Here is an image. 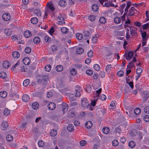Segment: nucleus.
<instances>
[{
    "mask_svg": "<svg viewBox=\"0 0 149 149\" xmlns=\"http://www.w3.org/2000/svg\"><path fill=\"white\" fill-rule=\"evenodd\" d=\"M61 107L62 108L63 113H65V112L67 111L68 109V106L67 104L63 103L61 105Z\"/></svg>",
    "mask_w": 149,
    "mask_h": 149,
    "instance_id": "20e7f679",
    "label": "nucleus"
},
{
    "mask_svg": "<svg viewBox=\"0 0 149 149\" xmlns=\"http://www.w3.org/2000/svg\"><path fill=\"white\" fill-rule=\"evenodd\" d=\"M107 21V19L104 17H101L99 19V22L101 24H105Z\"/></svg>",
    "mask_w": 149,
    "mask_h": 149,
    "instance_id": "4468645a",
    "label": "nucleus"
},
{
    "mask_svg": "<svg viewBox=\"0 0 149 149\" xmlns=\"http://www.w3.org/2000/svg\"><path fill=\"white\" fill-rule=\"evenodd\" d=\"M130 34L132 36H134L137 34L136 31L135 30L130 29Z\"/></svg>",
    "mask_w": 149,
    "mask_h": 149,
    "instance_id": "a19ab883",
    "label": "nucleus"
},
{
    "mask_svg": "<svg viewBox=\"0 0 149 149\" xmlns=\"http://www.w3.org/2000/svg\"><path fill=\"white\" fill-rule=\"evenodd\" d=\"M57 131L56 130H53L51 131L50 134L51 136H54L57 135Z\"/></svg>",
    "mask_w": 149,
    "mask_h": 149,
    "instance_id": "393cba45",
    "label": "nucleus"
},
{
    "mask_svg": "<svg viewBox=\"0 0 149 149\" xmlns=\"http://www.w3.org/2000/svg\"><path fill=\"white\" fill-rule=\"evenodd\" d=\"M58 4L61 7H65L67 5V3L64 0H61L58 2Z\"/></svg>",
    "mask_w": 149,
    "mask_h": 149,
    "instance_id": "423d86ee",
    "label": "nucleus"
},
{
    "mask_svg": "<svg viewBox=\"0 0 149 149\" xmlns=\"http://www.w3.org/2000/svg\"><path fill=\"white\" fill-rule=\"evenodd\" d=\"M134 13L135 12L134 11L129 10V14L127 15V17H128L129 16H133L134 15Z\"/></svg>",
    "mask_w": 149,
    "mask_h": 149,
    "instance_id": "e2e57ef3",
    "label": "nucleus"
},
{
    "mask_svg": "<svg viewBox=\"0 0 149 149\" xmlns=\"http://www.w3.org/2000/svg\"><path fill=\"white\" fill-rule=\"evenodd\" d=\"M97 38L98 37L96 35H95V36L93 37L92 40L93 43H95L97 42Z\"/></svg>",
    "mask_w": 149,
    "mask_h": 149,
    "instance_id": "0e129e2a",
    "label": "nucleus"
},
{
    "mask_svg": "<svg viewBox=\"0 0 149 149\" xmlns=\"http://www.w3.org/2000/svg\"><path fill=\"white\" fill-rule=\"evenodd\" d=\"M2 126L3 127V129L2 130L5 131L7 130V128L8 127V124L6 122H3L2 123Z\"/></svg>",
    "mask_w": 149,
    "mask_h": 149,
    "instance_id": "dca6fc26",
    "label": "nucleus"
},
{
    "mask_svg": "<svg viewBox=\"0 0 149 149\" xmlns=\"http://www.w3.org/2000/svg\"><path fill=\"white\" fill-rule=\"evenodd\" d=\"M38 144L39 147H42L44 145V142L42 141H39L38 142Z\"/></svg>",
    "mask_w": 149,
    "mask_h": 149,
    "instance_id": "338daca9",
    "label": "nucleus"
},
{
    "mask_svg": "<svg viewBox=\"0 0 149 149\" xmlns=\"http://www.w3.org/2000/svg\"><path fill=\"white\" fill-rule=\"evenodd\" d=\"M86 73L88 75L91 76L93 74V71L90 69H88L86 71Z\"/></svg>",
    "mask_w": 149,
    "mask_h": 149,
    "instance_id": "680f3d73",
    "label": "nucleus"
},
{
    "mask_svg": "<svg viewBox=\"0 0 149 149\" xmlns=\"http://www.w3.org/2000/svg\"><path fill=\"white\" fill-rule=\"evenodd\" d=\"M81 105L84 108H86L91 110H93V108L91 104L88 103V100L85 98H84L81 100Z\"/></svg>",
    "mask_w": 149,
    "mask_h": 149,
    "instance_id": "f257e3e1",
    "label": "nucleus"
},
{
    "mask_svg": "<svg viewBox=\"0 0 149 149\" xmlns=\"http://www.w3.org/2000/svg\"><path fill=\"white\" fill-rule=\"evenodd\" d=\"M86 91L88 93H90L91 91V88L89 85H86L85 88Z\"/></svg>",
    "mask_w": 149,
    "mask_h": 149,
    "instance_id": "e433bc0d",
    "label": "nucleus"
},
{
    "mask_svg": "<svg viewBox=\"0 0 149 149\" xmlns=\"http://www.w3.org/2000/svg\"><path fill=\"white\" fill-rule=\"evenodd\" d=\"M39 106L37 102H34L32 104V108L35 110H36L38 108Z\"/></svg>",
    "mask_w": 149,
    "mask_h": 149,
    "instance_id": "bb28decb",
    "label": "nucleus"
},
{
    "mask_svg": "<svg viewBox=\"0 0 149 149\" xmlns=\"http://www.w3.org/2000/svg\"><path fill=\"white\" fill-rule=\"evenodd\" d=\"M67 130L70 132L74 130V126L72 124H70L67 127Z\"/></svg>",
    "mask_w": 149,
    "mask_h": 149,
    "instance_id": "473e14b6",
    "label": "nucleus"
},
{
    "mask_svg": "<svg viewBox=\"0 0 149 149\" xmlns=\"http://www.w3.org/2000/svg\"><path fill=\"white\" fill-rule=\"evenodd\" d=\"M92 10L94 11H97L98 10V7L97 5L96 4H94L92 5Z\"/></svg>",
    "mask_w": 149,
    "mask_h": 149,
    "instance_id": "b1692460",
    "label": "nucleus"
},
{
    "mask_svg": "<svg viewBox=\"0 0 149 149\" xmlns=\"http://www.w3.org/2000/svg\"><path fill=\"white\" fill-rule=\"evenodd\" d=\"M61 31L63 33L66 34L68 31V29L66 27H63L61 29Z\"/></svg>",
    "mask_w": 149,
    "mask_h": 149,
    "instance_id": "a878e982",
    "label": "nucleus"
},
{
    "mask_svg": "<svg viewBox=\"0 0 149 149\" xmlns=\"http://www.w3.org/2000/svg\"><path fill=\"white\" fill-rule=\"evenodd\" d=\"M22 62L24 64L28 65L30 63V60L29 58L26 57L23 59Z\"/></svg>",
    "mask_w": 149,
    "mask_h": 149,
    "instance_id": "1a4fd4ad",
    "label": "nucleus"
},
{
    "mask_svg": "<svg viewBox=\"0 0 149 149\" xmlns=\"http://www.w3.org/2000/svg\"><path fill=\"white\" fill-rule=\"evenodd\" d=\"M30 81V80L29 79H25L23 82V86H26L28 85L29 84Z\"/></svg>",
    "mask_w": 149,
    "mask_h": 149,
    "instance_id": "7c9ffc66",
    "label": "nucleus"
},
{
    "mask_svg": "<svg viewBox=\"0 0 149 149\" xmlns=\"http://www.w3.org/2000/svg\"><path fill=\"white\" fill-rule=\"evenodd\" d=\"M32 35L31 32L29 30L25 31L24 33V36L25 38H29Z\"/></svg>",
    "mask_w": 149,
    "mask_h": 149,
    "instance_id": "9d476101",
    "label": "nucleus"
},
{
    "mask_svg": "<svg viewBox=\"0 0 149 149\" xmlns=\"http://www.w3.org/2000/svg\"><path fill=\"white\" fill-rule=\"evenodd\" d=\"M10 113V111L8 109H6L4 110L3 114L6 116L8 115Z\"/></svg>",
    "mask_w": 149,
    "mask_h": 149,
    "instance_id": "3c124183",
    "label": "nucleus"
},
{
    "mask_svg": "<svg viewBox=\"0 0 149 149\" xmlns=\"http://www.w3.org/2000/svg\"><path fill=\"white\" fill-rule=\"evenodd\" d=\"M126 6V4L125 3L123 4L119 8L120 10V11L121 12V14H122L123 12V10L124 8Z\"/></svg>",
    "mask_w": 149,
    "mask_h": 149,
    "instance_id": "a18cd8bd",
    "label": "nucleus"
},
{
    "mask_svg": "<svg viewBox=\"0 0 149 149\" xmlns=\"http://www.w3.org/2000/svg\"><path fill=\"white\" fill-rule=\"evenodd\" d=\"M118 143H119L118 141L116 140L113 141L112 142V145L114 146H117L118 145Z\"/></svg>",
    "mask_w": 149,
    "mask_h": 149,
    "instance_id": "6e6d98bb",
    "label": "nucleus"
},
{
    "mask_svg": "<svg viewBox=\"0 0 149 149\" xmlns=\"http://www.w3.org/2000/svg\"><path fill=\"white\" fill-rule=\"evenodd\" d=\"M142 69L140 68H138L136 70V73L137 74H139L142 73Z\"/></svg>",
    "mask_w": 149,
    "mask_h": 149,
    "instance_id": "13d9d810",
    "label": "nucleus"
},
{
    "mask_svg": "<svg viewBox=\"0 0 149 149\" xmlns=\"http://www.w3.org/2000/svg\"><path fill=\"white\" fill-rule=\"evenodd\" d=\"M131 5V3L130 2H128L127 3V6L125 9V12H128V9L130 6Z\"/></svg>",
    "mask_w": 149,
    "mask_h": 149,
    "instance_id": "72a5a7b5",
    "label": "nucleus"
},
{
    "mask_svg": "<svg viewBox=\"0 0 149 149\" xmlns=\"http://www.w3.org/2000/svg\"><path fill=\"white\" fill-rule=\"evenodd\" d=\"M112 68V65L111 64L107 65L106 67V70L107 72H109Z\"/></svg>",
    "mask_w": 149,
    "mask_h": 149,
    "instance_id": "c03bdc74",
    "label": "nucleus"
},
{
    "mask_svg": "<svg viewBox=\"0 0 149 149\" xmlns=\"http://www.w3.org/2000/svg\"><path fill=\"white\" fill-rule=\"evenodd\" d=\"M7 77V75L5 72H1L0 73V77L3 78L4 79Z\"/></svg>",
    "mask_w": 149,
    "mask_h": 149,
    "instance_id": "ea45409f",
    "label": "nucleus"
},
{
    "mask_svg": "<svg viewBox=\"0 0 149 149\" xmlns=\"http://www.w3.org/2000/svg\"><path fill=\"white\" fill-rule=\"evenodd\" d=\"M120 18L118 17H116L114 19V22L117 24H119L120 23Z\"/></svg>",
    "mask_w": 149,
    "mask_h": 149,
    "instance_id": "f704fd0d",
    "label": "nucleus"
},
{
    "mask_svg": "<svg viewBox=\"0 0 149 149\" xmlns=\"http://www.w3.org/2000/svg\"><path fill=\"white\" fill-rule=\"evenodd\" d=\"M9 96L11 97H16L18 98L19 97V95L15 93L10 92L9 93Z\"/></svg>",
    "mask_w": 149,
    "mask_h": 149,
    "instance_id": "f3484780",
    "label": "nucleus"
},
{
    "mask_svg": "<svg viewBox=\"0 0 149 149\" xmlns=\"http://www.w3.org/2000/svg\"><path fill=\"white\" fill-rule=\"evenodd\" d=\"M136 145L135 143L133 141H130L129 143V146L131 148L134 147Z\"/></svg>",
    "mask_w": 149,
    "mask_h": 149,
    "instance_id": "49530a36",
    "label": "nucleus"
},
{
    "mask_svg": "<svg viewBox=\"0 0 149 149\" xmlns=\"http://www.w3.org/2000/svg\"><path fill=\"white\" fill-rule=\"evenodd\" d=\"M106 98V96L104 94H102L99 96V99L102 100H105Z\"/></svg>",
    "mask_w": 149,
    "mask_h": 149,
    "instance_id": "864d4df0",
    "label": "nucleus"
},
{
    "mask_svg": "<svg viewBox=\"0 0 149 149\" xmlns=\"http://www.w3.org/2000/svg\"><path fill=\"white\" fill-rule=\"evenodd\" d=\"M56 71L58 72H61L63 70V67L62 65H58L56 66Z\"/></svg>",
    "mask_w": 149,
    "mask_h": 149,
    "instance_id": "5701e85b",
    "label": "nucleus"
},
{
    "mask_svg": "<svg viewBox=\"0 0 149 149\" xmlns=\"http://www.w3.org/2000/svg\"><path fill=\"white\" fill-rule=\"evenodd\" d=\"M88 56L90 58L92 57L93 56V52L92 50H91L89 51L88 52Z\"/></svg>",
    "mask_w": 149,
    "mask_h": 149,
    "instance_id": "8fccbe9b",
    "label": "nucleus"
},
{
    "mask_svg": "<svg viewBox=\"0 0 149 149\" xmlns=\"http://www.w3.org/2000/svg\"><path fill=\"white\" fill-rule=\"evenodd\" d=\"M11 30L10 29H6L4 31V33L8 36H10L12 34Z\"/></svg>",
    "mask_w": 149,
    "mask_h": 149,
    "instance_id": "f8f14e48",
    "label": "nucleus"
},
{
    "mask_svg": "<svg viewBox=\"0 0 149 149\" xmlns=\"http://www.w3.org/2000/svg\"><path fill=\"white\" fill-rule=\"evenodd\" d=\"M124 74V72L122 70H119L118 72L117 75L119 77L123 76Z\"/></svg>",
    "mask_w": 149,
    "mask_h": 149,
    "instance_id": "4d7b16f0",
    "label": "nucleus"
},
{
    "mask_svg": "<svg viewBox=\"0 0 149 149\" xmlns=\"http://www.w3.org/2000/svg\"><path fill=\"white\" fill-rule=\"evenodd\" d=\"M12 56L14 58H17L19 57L20 54L19 52L15 51L13 53Z\"/></svg>",
    "mask_w": 149,
    "mask_h": 149,
    "instance_id": "2eb2a0df",
    "label": "nucleus"
},
{
    "mask_svg": "<svg viewBox=\"0 0 149 149\" xmlns=\"http://www.w3.org/2000/svg\"><path fill=\"white\" fill-rule=\"evenodd\" d=\"M3 66L4 68H7L10 66L9 63L7 61H4L3 63Z\"/></svg>",
    "mask_w": 149,
    "mask_h": 149,
    "instance_id": "2f4dec72",
    "label": "nucleus"
},
{
    "mask_svg": "<svg viewBox=\"0 0 149 149\" xmlns=\"http://www.w3.org/2000/svg\"><path fill=\"white\" fill-rule=\"evenodd\" d=\"M2 17L4 21H8L10 19V16L8 13H6L3 15Z\"/></svg>",
    "mask_w": 149,
    "mask_h": 149,
    "instance_id": "39448f33",
    "label": "nucleus"
},
{
    "mask_svg": "<svg viewBox=\"0 0 149 149\" xmlns=\"http://www.w3.org/2000/svg\"><path fill=\"white\" fill-rule=\"evenodd\" d=\"M36 15L37 16H41L40 11L39 9H36L34 11Z\"/></svg>",
    "mask_w": 149,
    "mask_h": 149,
    "instance_id": "4c0bfd02",
    "label": "nucleus"
},
{
    "mask_svg": "<svg viewBox=\"0 0 149 149\" xmlns=\"http://www.w3.org/2000/svg\"><path fill=\"white\" fill-rule=\"evenodd\" d=\"M48 78H41L38 80V82L44 85H46L47 83Z\"/></svg>",
    "mask_w": 149,
    "mask_h": 149,
    "instance_id": "7ed1b4c3",
    "label": "nucleus"
},
{
    "mask_svg": "<svg viewBox=\"0 0 149 149\" xmlns=\"http://www.w3.org/2000/svg\"><path fill=\"white\" fill-rule=\"evenodd\" d=\"M144 112L147 114H149V107L146 106L144 109Z\"/></svg>",
    "mask_w": 149,
    "mask_h": 149,
    "instance_id": "69168bd1",
    "label": "nucleus"
},
{
    "mask_svg": "<svg viewBox=\"0 0 149 149\" xmlns=\"http://www.w3.org/2000/svg\"><path fill=\"white\" fill-rule=\"evenodd\" d=\"M141 109L139 108H137L135 109L134 111V113L136 115H137L141 113Z\"/></svg>",
    "mask_w": 149,
    "mask_h": 149,
    "instance_id": "58836bf2",
    "label": "nucleus"
},
{
    "mask_svg": "<svg viewBox=\"0 0 149 149\" xmlns=\"http://www.w3.org/2000/svg\"><path fill=\"white\" fill-rule=\"evenodd\" d=\"M141 37L142 40H148V37L147 36V34L146 32L141 33Z\"/></svg>",
    "mask_w": 149,
    "mask_h": 149,
    "instance_id": "a211bd4d",
    "label": "nucleus"
},
{
    "mask_svg": "<svg viewBox=\"0 0 149 149\" xmlns=\"http://www.w3.org/2000/svg\"><path fill=\"white\" fill-rule=\"evenodd\" d=\"M22 98L24 102H27L29 100L30 97L28 95L25 94L22 96Z\"/></svg>",
    "mask_w": 149,
    "mask_h": 149,
    "instance_id": "9b49d317",
    "label": "nucleus"
},
{
    "mask_svg": "<svg viewBox=\"0 0 149 149\" xmlns=\"http://www.w3.org/2000/svg\"><path fill=\"white\" fill-rule=\"evenodd\" d=\"M51 68V66L50 65H47L45 67V70L46 71L49 72Z\"/></svg>",
    "mask_w": 149,
    "mask_h": 149,
    "instance_id": "603ef678",
    "label": "nucleus"
},
{
    "mask_svg": "<svg viewBox=\"0 0 149 149\" xmlns=\"http://www.w3.org/2000/svg\"><path fill=\"white\" fill-rule=\"evenodd\" d=\"M133 54V52H130L128 53L125 52L124 56L127 61H130L132 59Z\"/></svg>",
    "mask_w": 149,
    "mask_h": 149,
    "instance_id": "f03ea898",
    "label": "nucleus"
},
{
    "mask_svg": "<svg viewBox=\"0 0 149 149\" xmlns=\"http://www.w3.org/2000/svg\"><path fill=\"white\" fill-rule=\"evenodd\" d=\"M93 125L91 121H88L86 122L85 124L86 127L88 129L91 128Z\"/></svg>",
    "mask_w": 149,
    "mask_h": 149,
    "instance_id": "ddd939ff",
    "label": "nucleus"
},
{
    "mask_svg": "<svg viewBox=\"0 0 149 149\" xmlns=\"http://www.w3.org/2000/svg\"><path fill=\"white\" fill-rule=\"evenodd\" d=\"M31 21L32 23L33 24H36L38 23V20L37 17H34L31 19Z\"/></svg>",
    "mask_w": 149,
    "mask_h": 149,
    "instance_id": "6ab92c4d",
    "label": "nucleus"
},
{
    "mask_svg": "<svg viewBox=\"0 0 149 149\" xmlns=\"http://www.w3.org/2000/svg\"><path fill=\"white\" fill-rule=\"evenodd\" d=\"M58 20L61 21H64L65 19V17H63V15L61 14H60L59 15L58 17Z\"/></svg>",
    "mask_w": 149,
    "mask_h": 149,
    "instance_id": "052dcab7",
    "label": "nucleus"
},
{
    "mask_svg": "<svg viewBox=\"0 0 149 149\" xmlns=\"http://www.w3.org/2000/svg\"><path fill=\"white\" fill-rule=\"evenodd\" d=\"M33 41L35 43L38 44L40 41V39L39 37H36L34 38Z\"/></svg>",
    "mask_w": 149,
    "mask_h": 149,
    "instance_id": "cd10ccee",
    "label": "nucleus"
},
{
    "mask_svg": "<svg viewBox=\"0 0 149 149\" xmlns=\"http://www.w3.org/2000/svg\"><path fill=\"white\" fill-rule=\"evenodd\" d=\"M25 52L27 54L30 53L31 51V49L29 47H26L25 48L24 50Z\"/></svg>",
    "mask_w": 149,
    "mask_h": 149,
    "instance_id": "09e8293b",
    "label": "nucleus"
},
{
    "mask_svg": "<svg viewBox=\"0 0 149 149\" xmlns=\"http://www.w3.org/2000/svg\"><path fill=\"white\" fill-rule=\"evenodd\" d=\"M6 138L7 141H10L13 140V137L11 134H8L6 136Z\"/></svg>",
    "mask_w": 149,
    "mask_h": 149,
    "instance_id": "c9c22d12",
    "label": "nucleus"
},
{
    "mask_svg": "<svg viewBox=\"0 0 149 149\" xmlns=\"http://www.w3.org/2000/svg\"><path fill=\"white\" fill-rule=\"evenodd\" d=\"M7 95V92L5 91H1L0 92V96L2 98L6 97Z\"/></svg>",
    "mask_w": 149,
    "mask_h": 149,
    "instance_id": "412c9836",
    "label": "nucleus"
},
{
    "mask_svg": "<svg viewBox=\"0 0 149 149\" xmlns=\"http://www.w3.org/2000/svg\"><path fill=\"white\" fill-rule=\"evenodd\" d=\"M134 63L130 61L127 65V68H131L132 67L134 66Z\"/></svg>",
    "mask_w": 149,
    "mask_h": 149,
    "instance_id": "de8ad7c7",
    "label": "nucleus"
},
{
    "mask_svg": "<svg viewBox=\"0 0 149 149\" xmlns=\"http://www.w3.org/2000/svg\"><path fill=\"white\" fill-rule=\"evenodd\" d=\"M94 68L96 71H99L100 70V67L97 64H95L93 65Z\"/></svg>",
    "mask_w": 149,
    "mask_h": 149,
    "instance_id": "79ce46f5",
    "label": "nucleus"
},
{
    "mask_svg": "<svg viewBox=\"0 0 149 149\" xmlns=\"http://www.w3.org/2000/svg\"><path fill=\"white\" fill-rule=\"evenodd\" d=\"M57 47L56 45H53L51 47L52 51L55 52L57 50Z\"/></svg>",
    "mask_w": 149,
    "mask_h": 149,
    "instance_id": "bf43d9fd",
    "label": "nucleus"
},
{
    "mask_svg": "<svg viewBox=\"0 0 149 149\" xmlns=\"http://www.w3.org/2000/svg\"><path fill=\"white\" fill-rule=\"evenodd\" d=\"M109 129L107 127H104L102 129L103 132L105 134H107L109 132Z\"/></svg>",
    "mask_w": 149,
    "mask_h": 149,
    "instance_id": "4be33fe9",
    "label": "nucleus"
},
{
    "mask_svg": "<svg viewBox=\"0 0 149 149\" xmlns=\"http://www.w3.org/2000/svg\"><path fill=\"white\" fill-rule=\"evenodd\" d=\"M83 35L84 37L86 39H88L89 38L90 33L88 31H86L84 32Z\"/></svg>",
    "mask_w": 149,
    "mask_h": 149,
    "instance_id": "c756f323",
    "label": "nucleus"
},
{
    "mask_svg": "<svg viewBox=\"0 0 149 149\" xmlns=\"http://www.w3.org/2000/svg\"><path fill=\"white\" fill-rule=\"evenodd\" d=\"M83 52L84 49L81 47H79L77 49L76 52L79 54H82Z\"/></svg>",
    "mask_w": 149,
    "mask_h": 149,
    "instance_id": "c85d7f7f",
    "label": "nucleus"
},
{
    "mask_svg": "<svg viewBox=\"0 0 149 149\" xmlns=\"http://www.w3.org/2000/svg\"><path fill=\"white\" fill-rule=\"evenodd\" d=\"M44 39L46 42H49L51 41V38L47 36H45Z\"/></svg>",
    "mask_w": 149,
    "mask_h": 149,
    "instance_id": "37998d69",
    "label": "nucleus"
},
{
    "mask_svg": "<svg viewBox=\"0 0 149 149\" xmlns=\"http://www.w3.org/2000/svg\"><path fill=\"white\" fill-rule=\"evenodd\" d=\"M143 119L146 122L149 121V116L148 115H146L144 116Z\"/></svg>",
    "mask_w": 149,
    "mask_h": 149,
    "instance_id": "774afa93",
    "label": "nucleus"
},
{
    "mask_svg": "<svg viewBox=\"0 0 149 149\" xmlns=\"http://www.w3.org/2000/svg\"><path fill=\"white\" fill-rule=\"evenodd\" d=\"M88 19L91 21H94L95 19V17L93 15H91L88 17Z\"/></svg>",
    "mask_w": 149,
    "mask_h": 149,
    "instance_id": "5fc2aeb1",
    "label": "nucleus"
},
{
    "mask_svg": "<svg viewBox=\"0 0 149 149\" xmlns=\"http://www.w3.org/2000/svg\"><path fill=\"white\" fill-rule=\"evenodd\" d=\"M76 38L79 40H81L83 37V36L82 34L79 33H77L76 34Z\"/></svg>",
    "mask_w": 149,
    "mask_h": 149,
    "instance_id": "aec40b11",
    "label": "nucleus"
},
{
    "mask_svg": "<svg viewBox=\"0 0 149 149\" xmlns=\"http://www.w3.org/2000/svg\"><path fill=\"white\" fill-rule=\"evenodd\" d=\"M47 107L49 109L51 110H54L56 107L55 104L53 102H50L48 104Z\"/></svg>",
    "mask_w": 149,
    "mask_h": 149,
    "instance_id": "0eeeda50",
    "label": "nucleus"
},
{
    "mask_svg": "<svg viewBox=\"0 0 149 149\" xmlns=\"http://www.w3.org/2000/svg\"><path fill=\"white\" fill-rule=\"evenodd\" d=\"M47 6H48V8H48V10L49 9L52 11H53L55 10L54 7L52 3L50 2L48 3H47Z\"/></svg>",
    "mask_w": 149,
    "mask_h": 149,
    "instance_id": "6e6552de",
    "label": "nucleus"
}]
</instances>
